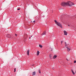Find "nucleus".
Listing matches in <instances>:
<instances>
[{"mask_svg":"<svg viewBox=\"0 0 76 76\" xmlns=\"http://www.w3.org/2000/svg\"><path fill=\"white\" fill-rule=\"evenodd\" d=\"M61 5L63 7H65L66 6H69V7H71L72 6H73L75 4L71 1H68L67 2H63L61 3Z\"/></svg>","mask_w":76,"mask_h":76,"instance_id":"nucleus-1","label":"nucleus"},{"mask_svg":"<svg viewBox=\"0 0 76 76\" xmlns=\"http://www.w3.org/2000/svg\"><path fill=\"white\" fill-rule=\"evenodd\" d=\"M54 22L55 23L57 24V25H58V26H59V27L61 28H63V27H62V25L61 24L58 23L57 21L56 20H54Z\"/></svg>","mask_w":76,"mask_h":76,"instance_id":"nucleus-2","label":"nucleus"},{"mask_svg":"<svg viewBox=\"0 0 76 76\" xmlns=\"http://www.w3.org/2000/svg\"><path fill=\"white\" fill-rule=\"evenodd\" d=\"M64 35H67V32L66 31L64 30Z\"/></svg>","mask_w":76,"mask_h":76,"instance_id":"nucleus-3","label":"nucleus"},{"mask_svg":"<svg viewBox=\"0 0 76 76\" xmlns=\"http://www.w3.org/2000/svg\"><path fill=\"white\" fill-rule=\"evenodd\" d=\"M27 53L28 56H29V50H27Z\"/></svg>","mask_w":76,"mask_h":76,"instance_id":"nucleus-4","label":"nucleus"},{"mask_svg":"<svg viewBox=\"0 0 76 76\" xmlns=\"http://www.w3.org/2000/svg\"><path fill=\"white\" fill-rule=\"evenodd\" d=\"M7 37L8 38H10V35L9 34H7Z\"/></svg>","mask_w":76,"mask_h":76,"instance_id":"nucleus-5","label":"nucleus"},{"mask_svg":"<svg viewBox=\"0 0 76 76\" xmlns=\"http://www.w3.org/2000/svg\"><path fill=\"white\" fill-rule=\"evenodd\" d=\"M56 57H57V56L56 55H55L53 57V58L55 59V58H56Z\"/></svg>","mask_w":76,"mask_h":76,"instance_id":"nucleus-6","label":"nucleus"},{"mask_svg":"<svg viewBox=\"0 0 76 76\" xmlns=\"http://www.w3.org/2000/svg\"><path fill=\"white\" fill-rule=\"evenodd\" d=\"M39 52L38 50L37 52V56H39Z\"/></svg>","mask_w":76,"mask_h":76,"instance_id":"nucleus-7","label":"nucleus"},{"mask_svg":"<svg viewBox=\"0 0 76 76\" xmlns=\"http://www.w3.org/2000/svg\"><path fill=\"white\" fill-rule=\"evenodd\" d=\"M34 75H35V72H33L32 75L34 76Z\"/></svg>","mask_w":76,"mask_h":76,"instance_id":"nucleus-8","label":"nucleus"},{"mask_svg":"<svg viewBox=\"0 0 76 76\" xmlns=\"http://www.w3.org/2000/svg\"><path fill=\"white\" fill-rule=\"evenodd\" d=\"M66 48H67V50L68 51H69L70 50V49H69V48L68 47H67Z\"/></svg>","mask_w":76,"mask_h":76,"instance_id":"nucleus-9","label":"nucleus"},{"mask_svg":"<svg viewBox=\"0 0 76 76\" xmlns=\"http://www.w3.org/2000/svg\"><path fill=\"white\" fill-rule=\"evenodd\" d=\"M71 71L73 75H75V72H73V70L72 69Z\"/></svg>","mask_w":76,"mask_h":76,"instance_id":"nucleus-10","label":"nucleus"},{"mask_svg":"<svg viewBox=\"0 0 76 76\" xmlns=\"http://www.w3.org/2000/svg\"><path fill=\"white\" fill-rule=\"evenodd\" d=\"M39 47L40 48H42V46L41 45H39Z\"/></svg>","mask_w":76,"mask_h":76,"instance_id":"nucleus-11","label":"nucleus"},{"mask_svg":"<svg viewBox=\"0 0 76 76\" xmlns=\"http://www.w3.org/2000/svg\"><path fill=\"white\" fill-rule=\"evenodd\" d=\"M42 34H43V35H45L46 34V33H45V32H43V33H42Z\"/></svg>","mask_w":76,"mask_h":76,"instance_id":"nucleus-12","label":"nucleus"},{"mask_svg":"<svg viewBox=\"0 0 76 76\" xmlns=\"http://www.w3.org/2000/svg\"><path fill=\"white\" fill-rule=\"evenodd\" d=\"M38 72L39 73V74H40L41 73V72L40 71V69H39L38 70Z\"/></svg>","mask_w":76,"mask_h":76,"instance_id":"nucleus-13","label":"nucleus"},{"mask_svg":"<svg viewBox=\"0 0 76 76\" xmlns=\"http://www.w3.org/2000/svg\"><path fill=\"white\" fill-rule=\"evenodd\" d=\"M16 72V68H15L14 69V72Z\"/></svg>","mask_w":76,"mask_h":76,"instance_id":"nucleus-14","label":"nucleus"},{"mask_svg":"<svg viewBox=\"0 0 76 76\" xmlns=\"http://www.w3.org/2000/svg\"><path fill=\"white\" fill-rule=\"evenodd\" d=\"M74 63H76V61H74Z\"/></svg>","mask_w":76,"mask_h":76,"instance_id":"nucleus-15","label":"nucleus"},{"mask_svg":"<svg viewBox=\"0 0 76 76\" xmlns=\"http://www.w3.org/2000/svg\"><path fill=\"white\" fill-rule=\"evenodd\" d=\"M17 35H17V34H15V36H16V37H17Z\"/></svg>","mask_w":76,"mask_h":76,"instance_id":"nucleus-16","label":"nucleus"},{"mask_svg":"<svg viewBox=\"0 0 76 76\" xmlns=\"http://www.w3.org/2000/svg\"><path fill=\"white\" fill-rule=\"evenodd\" d=\"M33 22H34V23H35V20H34V21H33Z\"/></svg>","mask_w":76,"mask_h":76,"instance_id":"nucleus-17","label":"nucleus"},{"mask_svg":"<svg viewBox=\"0 0 76 76\" xmlns=\"http://www.w3.org/2000/svg\"><path fill=\"white\" fill-rule=\"evenodd\" d=\"M20 10V9L18 8V10Z\"/></svg>","mask_w":76,"mask_h":76,"instance_id":"nucleus-18","label":"nucleus"},{"mask_svg":"<svg viewBox=\"0 0 76 76\" xmlns=\"http://www.w3.org/2000/svg\"><path fill=\"white\" fill-rule=\"evenodd\" d=\"M63 41H61V43H63Z\"/></svg>","mask_w":76,"mask_h":76,"instance_id":"nucleus-19","label":"nucleus"},{"mask_svg":"<svg viewBox=\"0 0 76 76\" xmlns=\"http://www.w3.org/2000/svg\"><path fill=\"white\" fill-rule=\"evenodd\" d=\"M65 44H66V42H65Z\"/></svg>","mask_w":76,"mask_h":76,"instance_id":"nucleus-20","label":"nucleus"},{"mask_svg":"<svg viewBox=\"0 0 76 76\" xmlns=\"http://www.w3.org/2000/svg\"><path fill=\"white\" fill-rule=\"evenodd\" d=\"M67 60V61H69V60H68V59H66Z\"/></svg>","mask_w":76,"mask_h":76,"instance_id":"nucleus-21","label":"nucleus"},{"mask_svg":"<svg viewBox=\"0 0 76 76\" xmlns=\"http://www.w3.org/2000/svg\"><path fill=\"white\" fill-rule=\"evenodd\" d=\"M29 39H30V38H31V37H29Z\"/></svg>","mask_w":76,"mask_h":76,"instance_id":"nucleus-22","label":"nucleus"},{"mask_svg":"<svg viewBox=\"0 0 76 76\" xmlns=\"http://www.w3.org/2000/svg\"><path fill=\"white\" fill-rule=\"evenodd\" d=\"M50 58H51V56H50Z\"/></svg>","mask_w":76,"mask_h":76,"instance_id":"nucleus-23","label":"nucleus"},{"mask_svg":"<svg viewBox=\"0 0 76 76\" xmlns=\"http://www.w3.org/2000/svg\"><path fill=\"white\" fill-rule=\"evenodd\" d=\"M32 37V36H31V37Z\"/></svg>","mask_w":76,"mask_h":76,"instance_id":"nucleus-24","label":"nucleus"},{"mask_svg":"<svg viewBox=\"0 0 76 76\" xmlns=\"http://www.w3.org/2000/svg\"><path fill=\"white\" fill-rule=\"evenodd\" d=\"M68 25L69 26H70V25Z\"/></svg>","mask_w":76,"mask_h":76,"instance_id":"nucleus-25","label":"nucleus"},{"mask_svg":"<svg viewBox=\"0 0 76 76\" xmlns=\"http://www.w3.org/2000/svg\"><path fill=\"white\" fill-rule=\"evenodd\" d=\"M65 46H66V45H65Z\"/></svg>","mask_w":76,"mask_h":76,"instance_id":"nucleus-26","label":"nucleus"}]
</instances>
